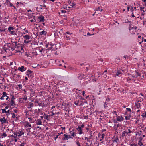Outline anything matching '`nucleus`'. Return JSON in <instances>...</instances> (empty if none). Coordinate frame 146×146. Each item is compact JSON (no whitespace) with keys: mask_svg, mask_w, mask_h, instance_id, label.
Listing matches in <instances>:
<instances>
[{"mask_svg":"<svg viewBox=\"0 0 146 146\" xmlns=\"http://www.w3.org/2000/svg\"><path fill=\"white\" fill-rule=\"evenodd\" d=\"M138 145H139V146H141V145H143V144L141 141H139Z\"/></svg>","mask_w":146,"mask_h":146,"instance_id":"32","label":"nucleus"},{"mask_svg":"<svg viewBox=\"0 0 146 146\" xmlns=\"http://www.w3.org/2000/svg\"><path fill=\"white\" fill-rule=\"evenodd\" d=\"M76 129L78 130V131H79V134H81L82 133V128H81V127H80V126H78V127L77 128H76Z\"/></svg>","mask_w":146,"mask_h":146,"instance_id":"9","label":"nucleus"},{"mask_svg":"<svg viewBox=\"0 0 146 146\" xmlns=\"http://www.w3.org/2000/svg\"><path fill=\"white\" fill-rule=\"evenodd\" d=\"M102 74L103 75V77L104 78H106L107 77V75L106 74H104V73H103Z\"/></svg>","mask_w":146,"mask_h":146,"instance_id":"63","label":"nucleus"},{"mask_svg":"<svg viewBox=\"0 0 146 146\" xmlns=\"http://www.w3.org/2000/svg\"><path fill=\"white\" fill-rule=\"evenodd\" d=\"M121 74L120 70H118L117 72H116V75L117 76H118L119 74Z\"/></svg>","mask_w":146,"mask_h":146,"instance_id":"23","label":"nucleus"},{"mask_svg":"<svg viewBox=\"0 0 146 146\" xmlns=\"http://www.w3.org/2000/svg\"><path fill=\"white\" fill-rule=\"evenodd\" d=\"M8 119L7 118L5 119H3V122L2 123V124L5 123L6 122V121Z\"/></svg>","mask_w":146,"mask_h":146,"instance_id":"42","label":"nucleus"},{"mask_svg":"<svg viewBox=\"0 0 146 146\" xmlns=\"http://www.w3.org/2000/svg\"><path fill=\"white\" fill-rule=\"evenodd\" d=\"M102 137H101V138H102V139H103L104 138V137L105 136V134H104V133H103L102 134V135H101Z\"/></svg>","mask_w":146,"mask_h":146,"instance_id":"62","label":"nucleus"},{"mask_svg":"<svg viewBox=\"0 0 146 146\" xmlns=\"http://www.w3.org/2000/svg\"><path fill=\"white\" fill-rule=\"evenodd\" d=\"M125 22L126 23H131V21H129L128 20V19H125Z\"/></svg>","mask_w":146,"mask_h":146,"instance_id":"38","label":"nucleus"},{"mask_svg":"<svg viewBox=\"0 0 146 146\" xmlns=\"http://www.w3.org/2000/svg\"><path fill=\"white\" fill-rule=\"evenodd\" d=\"M29 42H30L29 41H26V40H24V42L25 43L28 44L29 43Z\"/></svg>","mask_w":146,"mask_h":146,"instance_id":"52","label":"nucleus"},{"mask_svg":"<svg viewBox=\"0 0 146 146\" xmlns=\"http://www.w3.org/2000/svg\"><path fill=\"white\" fill-rule=\"evenodd\" d=\"M132 77L136 78L137 77V76L136 75L133 74L132 75Z\"/></svg>","mask_w":146,"mask_h":146,"instance_id":"43","label":"nucleus"},{"mask_svg":"<svg viewBox=\"0 0 146 146\" xmlns=\"http://www.w3.org/2000/svg\"><path fill=\"white\" fill-rule=\"evenodd\" d=\"M18 86L19 87V89H21L22 88V85L21 84H19Z\"/></svg>","mask_w":146,"mask_h":146,"instance_id":"57","label":"nucleus"},{"mask_svg":"<svg viewBox=\"0 0 146 146\" xmlns=\"http://www.w3.org/2000/svg\"><path fill=\"white\" fill-rule=\"evenodd\" d=\"M135 106H136L137 108H139V106L140 107L141 104L137 102V103L135 102Z\"/></svg>","mask_w":146,"mask_h":146,"instance_id":"21","label":"nucleus"},{"mask_svg":"<svg viewBox=\"0 0 146 146\" xmlns=\"http://www.w3.org/2000/svg\"><path fill=\"white\" fill-rule=\"evenodd\" d=\"M44 118V119L48 120L49 119H48V116L45 113H44L43 115Z\"/></svg>","mask_w":146,"mask_h":146,"instance_id":"20","label":"nucleus"},{"mask_svg":"<svg viewBox=\"0 0 146 146\" xmlns=\"http://www.w3.org/2000/svg\"><path fill=\"white\" fill-rule=\"evenodd\" d=\"M34 52H32L31 53H29V54H27V53H25V56H27V57H30L31 58H33L34 54L33 56L32 55V54L34 53Z\"/></svg>","mask_w":146,"mask_h":146,"instance_id":"6","label":"nucleus"},{"mask_svg":"<svg viewBox=\"0 0 146 146\" xmlns=\"http://www.w3.org/2000/svg\"><path fill=\"white\" fill-rule=\"evenodd\" d=\"M27 99V96H25L23 98V99L24 100H25V101Z\"/></svg>","mask_w":146,"mask_h":146,"instance_id":"51","label":"nucleus"},{"mask_svg":"<svg viewBox=\"0 0 146 146\" xmlns=\"http://www.w3.org/2000/svg\"><path fill=\"white\" fill-rule=\"evenodd\" d=\"M114 127L115 130L116 131V132L117 133H116L115 134H117L119 132V129L116 127Z\"/></svg>","mask_w":146,"mask_h":146,"instance_id":"27","label":"nucleus"},{"mask_svg":"<svg viewBox=\"0 0 146 146\" xmlns=\"http://www.w3.org/2000/svg\"><path fill=\"white\" fill-rule=\"evenodd\" d=\"M7 94L6 93V92H3V95L0 98V99L2 100H3L4 98H3V97L7 96Z\"/></svg>","mask_w":146,"mask_h":146,"instance_id":"10","label":"nucleus"},{"mask_svg":"<svg viewBox=\"0 0 146 146\" xmlns=\"http://www.w3.org/2000/svg\"><path fill=\"white\" fill-rule=\"evenodd\" d=\"M14 28L12 27H9L8 28V30L9 32H11L12 30L14 29Z\"/></svg>","mask_w":146,"mask_h":146,"instance_id":"24","label":"nucleus"},{"mask_svg":"<svg viewBox=\"0 0 146 146\" xmlns=\"http://www.w3.org/2000/svg\"><path fill=\"white\" fill-rule=\"evenodd\" d=\"M123 57H124L125 59H126L127 58H128V56L127 55L124 56Z\"/></svg>","mask_w":146,"mask_h":146,"instance_id":"59","label":"nucleus"},{"mask_svg":"<svg viewBox=\"0 0 146 146\" xmlns=\"http://www.w3.org/2000/svg\"><path fill=\"white\" fill-rule=\"evenodd\" d=\"M14 135H12L11 136H12V137H13L14 138H16V137H17V134H16V133L14 132Z\"/></svg>","mask_w":146,"mask_h":146,"instance_id":"25","label":"nucleus"},{"mask_svg":"<svg viewBox=\"0 0 146 146\" xmlns=\"http://www.w3.org/2000/svg\"><path fill=\"white\" fill-rule=\"evenodd\" d=\"M65 105L66 106V107H65V108L68 109V107L70 106V104H66V105Z\"/></svg>","mask_w":146,"mask_h":146,"instance_id":"50","label":"nucleus"},{"mask_svg":"<svg viewBox=\"0 0 146 146\" xmlns=\"http://www.w3.org/2000/svg\"><path fill=\"white\" fill-rule=\"evenodd\" d=\"M125 119L126 120H129L130 119L128 117V116H125Z\"/></svg>","mask_w":146,"mask_h":146,"instance_id":"56","label":"nucleus"},{"mask_svg":"<svg viewBox=\"0 0 146 146\" xmlns=\"http://www.w3.org/2000/svg\"><path fill=\"white\" fill-rule=\"evenodd\" d=\"M34 104L33 103L30 102L29 104H28V109H30V108H31L29 111H32V108H31L33 106Z\"/></svg>","mask_w":146,"mask_h":146,"instance_id":"7","label":"nucleus"},{"mask_svg":"<svg viewBox=\"0 0 146 146\" xmlns=\"http://www.w3.org/2000/svg\"><path fill=\"white\" fill-rule=\"evenodd\" d=\"M47 34V32H46L44 30L43 31H42L41 32L40 34V35L42 36L43 35H46Z\"/></svg>","mask_w":146,"mask_h":146,"instance_id":"14","label":"nucleus"},{"mask_svg":"<svg viewBox=\"0 0 146 146\" xmlns=\"http://www.w3.org/2000/svg\"><path fill=\"white\" fill-rule=\"evenodd\" d=\"M26 144V143L24 142L22 143L21 144L19 145V146H24V145Z\"/></svg>","mask_w":146,"mask_h":146,"instance_id":"41","label":"nucleus"},{"mask_svg":"<svg viewBox=\"0 0 146 146\" xmlns=\"http://www.w3.org/2000/svg\"><path fill=\"white\" fill-rule=\"evenodd\" d=\"M19 116H16L15 118V121L17 120H19Z\"/></svg>","mask_w":146,"mask_h":146,"instance_id":"53","label":"nucleus"},{"mask_svg":"<svg viewBox=\"0 0 146 146\" xmlns=\"http://www.w3.org/2000/svg\"><path fill=\"white\" fill-rule=\"evenodd\" d=\"M131 9H130V11L131 12H133L134 9H135V10H136V7H133L131 6Z\"/></svg>","mask_w":146,"mask_h":146,"instance_id":"29","label":"nucleus"},{"mask_svg":"<svg viewBox=\"0 0 146 146\" xmlns=\"http://www.w3.org/2000/svg\"><path fill=\"white\" fill-rule=\"evenodd\" d=\"M9 102L10 103V105H11V106H15L16 105L14 100H11L10 101H9Z\"/></svg>","mask_w":146,"mask_h":146,"instance_id":"18","label":"nucleus"},{"mask_svg":"<svg viewBox=\"0 0 146 146\" xmlns=\"http://www.w3.org/2000/svg\"><path fill=\"white\" fill-rule=\"evenodd\" d=\"M119 141V139L117 136L114 139V140H112V142L113 143L114 142H115L117 143H118Z\"/></svg>","mask_w":146,"mask_h":146,"instance_id":"13","label":"nucleus"},{"mask_svg":"<svg viewBox=\"0 0 146 146\" xmlns=\"http://www.w3.org/2000/svg\"><path fill=\"white\" fill-rule=\"evenodd\" d=\"M129 30H130V31L131 30H132V29H134V27L132 26L131 24H129Z\"/></svg>","mask_w":146,"mask_h":146,"instance_id":"26","label":"nucleus"},{"mask_svg":"<svg viewBox=\"0 0 146 146\" xmlns=\"http://www.w3.org/2000/svg\"><path fill=\"white\" fill-rule=\"evenodd\" d=\"M116 127L117 128H119V129L120 128V127H121V126L119 124H117L116 125Z\"/></svg>","mask_w":146,"mask_h":146,"instance_id":"48","label":"nucleus"},{"mask_svg":"<svg viewBox=\"0 0 146 146\" xmlns=\"http://www.w3.org/2000/svg\"><path fill=\"white\" fill-rule=\"evenodd\" d=\"M27 68L23 66H22L21 67H19L18 68L17 70L20 71L21 72H23L26 70Z\"/></svg>","mask_w":146,"mask_h":146,"instance_id":"4","label":"nucleus"},{"mask_svg":"<svg viewBox=\"0 0 146 146\" xmlns=\"http://www.w3.org/2000/svg\"><path fill=\"white\" fill-rule=\"evenodd\" d=\"M126 110L129 112H131V110L130 109V108H126Z\"/></svg>","mask_w":146,"mask_h":146,"instance_id":"46","label":"nucleus"},{"mask_svg":"<svg viewBox=\"0 0 146 146\" xmlns=\"http://www.w3.org/2000/svg\"><path fill=\"white\" fill-rule=\"evenodd\" d=\"M94 35V33L93 34H91L89 32H88L87 33V35L88 36H91L92 35Z\"/></svg>","mask_w":146,"mask_h":146,"instance_id":"58","label":"nucleus"},{"mask_svg":"<svg viewBox=\"0 0 146 146\" xmlns=\"http://www.w3.org/2000/svg\"><path fill=\"white\" fill-rule=\"evenodd\" d=\"M144 7H140V10L141 11H142V10H143V9H144Z\"/></svg>","mask_w":146,"mask_h":146,"instance_id":"60","label":"nucleus"},{"mask_svg":"<svg viewBox=\"0 0 146 146\" xmlns=\"http://www.w3.org/2000/svg\"><path fill=\"white\" fill-rule=\"evenodd\" d=\"M137 101L138 102H141L143 101V99L141 97H139L137 99Z\"/></svg>","mask_w":146,"mask_h":146,"instance_id":"19","label":"nucleus"},{"mask_svg":"<svg viewBox=\"0 0 146 146\" xmlns=\"http://www.w3.org/2000/svg\"><path fill=\"white\" fill-rule=\"evenodd\" d=\"M128 134V133H127V132L125 131H124L122 133V137H123L125 135H127Z\"/></svg>","mask_w":146,"mask_h":146,"instance_id":"15","label":"nucleus"},{"mask_svg":"<svg viewBox=\"0 0 146 146\" xmlns=\"http://www.w3.org/2000/svg\"><path fill=\"white\" fill-rule=\"evenodd\" d=\"M25 123L26 124L25 125V127H28V126L29 124V123L28 121H25Z\"/></svg>","mask_w":146,"mask_h":146,"instance_id":"34","label":"nucleus"},{"mask_svg":"<svg viewBox=\"0 0 146 146\" xmlns=\"http://www.w3.org/2000/svg\"><path fill=\"white\" fill-rule=\"evenodd\" d=\"M11 114L12 115V118H15V114L14 113H11Z\"/></svg>","mask_w":146,"mask_h":146,"instance_id":"37","label":"nucleus"},{"mask_svg":"<svg viewBox=\"0 0 146 146\" xmlns=\"http://www.w3.org/2000/svg\"><path fill=\"white\" fill-rule=\"evenodd\" d=\"M15 98L14 96H12L11 97V100H14L15 99Z\"/></svg>","mask_w":146,"mask_h":146,"instance_id":"47","label":"nucleus"},{"mask_svg":"<svg viewBox=\"0 0 146 146\" xmlns=\"http://www.w3.org/2000/svg\"><path fill=\"white\" fill-rule=\"evenodd\" d=\"M10 114H11V113H6V115L7 116V118L8 119L9 116L10 115Z\"/></svg>","mask_w":146,"mask_h":146,"instance_id":"36","label":"nucleus"},{"mask_svg":"<svg viewBox=\"0 0 146 146\" xmlns=\"http://www.w3.org/2000/svg\"><path fill=\"white\" fill-rule=\"evenodd\" d=\"M76 5V4L74 3H72V4L70 5V6H72V7H73L74 6H75Z\"/></svg>","mask_w":146,"mask_h":146,"instance_id":"54","label":"nucleus"},{"mask_svg":"<svg viewBox=\"0 0 146 146\" xmlns=\"http://www.w3.org/2000/svg\"><path fill=\"white\" fill-rule=\"evenodd\" d=\"M33 71L28 69L25 72L26 75L28 77H30L31 76V74L32 73Z\"/></svg>","mask_w":146,"mask_h":146,"instance_id":"5","label":"nucleus"},{"mask_svg":"<svg viewBox=\"0 0 146 146\" xmlns=\"http://www.w3.org/2000/svg\"><path fill=\"white\" fill-rule=\"evenodd\" d=\"M135 74L137 76V77L138 76H141V73H139L138 72H137V71L135 70Z\"/></svg>","mask_w":146,"mask_h":146,"instance_id":"31","label":"nucleus"},{"mask_svg":"<svg viewBox=\"0 0 146 146\" xmlns=\"http://www.w3.org/2000/svg\"><path fill=\"white\" fill-rule=\"evenodd\" d=\"M47 50H51V51H52L54 49H53V47L52 46H51L50 48L48 49Z\"/></svg>","mask_w":146,"mask_h":146,"instance_id":"55","label":"nucleus"},{"mask_svg":"<svg viewBox=\"0 0 146 146\" xmlns=\"http://www.w3.org/2000/svg\"><path fill=\"white\" fill-rule=\"evenodd\" d=\"M24 39L27 40L30 39V36L29 35H26L23 36Z\"/></svg>","mask_w":146,"mask_h":146,"instance_id":"17","label":"nucleus"},{"mask_svg":"<svg viewBox=\"0 0 146 146\" xmlns=\"http://www.w3.org/2000/svg\"><path fill=\"white\" fill-rule=\"evenodd\" d=\"M64 136V137H63L62 138V140H68V136L66 134H64L63 135Z\"/></svg>","mask_w":146,"mask_h":146,"instance_id":"11","label":"nucleus"},{"mask_svg":"<svg viewBox=\"0 0 146 146\" xmlns=\"http://www.w3.org/2000/svg\"><path fill=\"white\" fill-rule=\"evenodd\" d=\"M38 19H40L39 22H43L45 21L44 17L42 15H41L40 16L38 17Z\"/></svg>","mask_w":146,"mask_h":146,"instance_id":"8","label":"nucleus"},{"mask_svg":"<svg viewBox=\"0 0 146 146\" xmlns=\"http://www.w3.org/2000/svg\"><path fill=\"white\" fill-rule=\"evenodd\" d=\"M1 110L2 111V113H7V111L6 110V109H2Z\"/></svg>","mask_w":146,"mask_h":146,"instance_id":"35","label":"nucleus"},{"mask_svg":"<svg viewBox=\"0 0 146 146\" xmlns=\"http://www.w3.org/2000/svg\"><path fill=\"white\" fill-rule=\"evenodd\" d=\"M15 32V31H13V30L11 31V32H10V33H11V35H13V34H14V33Z\"/></svg>","mask_w":146,"mask_h":146,"instance_id":"61","label":"nucleus"},{"mask_svg":"<svg viewBox=\"0 0 146 146\" xmlns=\"http://www.w3.org/2000/svg\"><path fill=\"white\" fill-rule=\"evenodd\" d=\"M76 144L77 145V146H81L80 144L78 141H76Z\"/></svg>","mask_w":146,"mask_h":146,"instance_id":"39","label":"nucleus"},{"mask_svg":"<svg viewBox=\"0 0 146 146\" xmlns=\"http://www.w3.org/2000/svg\"><path fill=\"white\" fill-rule=\"evenodd\" d=\"M36 124L37 125H42V122L41 121V119H38L36 121Z\"/></svg>","mask_w":146,"mask_h":146,"instance_id":"12","label":"nucleus"},{"mask_svg":"<svg viewBox=\"0 0 146 146\" xmlns=\"http://www.w3.org/2000/svg\"><path fill=\"white\" fill-rule=\"evenodd\" d=\"M2 137L3 138V137H5L7 136V135L5 133H3L2 135Z\"/></svg>","mask_w":146,"mask_h":146,"instance_id":"33","label":"nucleus"},{"mask_svg":"<svg viewBox=\"0 0 146 146\" xmlns=\"http://www.w3.org/2000/svg\"><path fill=\"white\" fill-rule=\"evenodd\" d=\"M7 44H8V48H9H9H11V50H14L15 49V47H13L12 46L11 47L10 46L11 45V44L9 43H7Z\"/></svg>","mask_w":146,"mask_h":146,"instance_id":"16","label":"nucleus"},{"mask_svg":"<svg viewBox=\"0 0 146 146\" xmlns=\"http://www.w3.org/2000/svg\"><path fill=\"white\" fill-rule=\"evenodd\" d=\"M31 129V128H28L27 129H26V131L27 132V135H29V133L31 132L30 129Z\"/></svg>","mask_w":146,"mask_h":146,"instance_id":"22","label":"nucleus"},{"mask_svg":"<svg viewBox=\"0 0 146 146\" xmlns=\"http://www.w3.org/2000/svg\"><path fill=\"white\" fill-rule=\"evenodd\" d=\"M130 146H137V144L135 143H132L130 144Z\"/></svg>","mask_w":146,"mask_h":146,"instance_id":"40","label":"nucleus"},{"mask_svg":"<svg viewBox=\"0 0 146 146\" xmlns=\"http://www.w3.org/2000/svg\"><path fill=\"white\" fill-rule=\"evenodd\" d=\"M12 110L9 108V110L7 111V113H11V112H12Z\"/></svg>","mask_w":146,"mask_h":146,"instance_id":"44","label":"nucleus"},{"mask_svg":"<svg viewBox=\"0 0 146 146\" xmlns=\"http://www.w3.org/2000/svg\"><path fill=\"white\" fill-rule=\"evenodd\" d=\"M15 107V106H11V105H10L9 108L10 109H11V110L14 108V107Z\"/></svg>","mask_w":146,"mask_h":146,"instance_id":"45","label":"nucleus"},{"mask_svg":"<svg viewBox=\"0 0 146 146\" xmlns=\"http://www.w3.org/2000/svg\"><path fill=\"white\" fill-rule=\"evenodd\" d=\"M85 75H84V74L81 73H79L77 76V77L78 79L79 80H82V79H84V78H85Z\"/></svg>","mask_w":146,"mask_h":146,"instance_id":"2","label":"nucleus"},{"mask_svg":"<svg viewBox=\"0 0 146 146\" xmlns=\"http://www.w3.org/2000/svg\"><path fill=\"white\" fill-rule=\"evenodd\" d=\"M54 95H55V96H58V97H59L60 96V94L58 92H55L54 94Z\"/></svg>","mask_w":146,"mask_h":146,"instance_id":"28","label":"nucleus"},{"mask_svg":"<svg viewBox=\"0 0 146 146\" xmlns=\"http://www.w3.org/2000/svg\"><path fill=\"white\" fill-rule=\"evenodd\" d=\"M16 133L17 135V136L19 137L24 134V129H20L19 130L17 131Z\"/></svg>","mask_w":146,"mask_h":146,"instance_id":"1","label":"nucleus"},{"mask_svg":"<svg viewBox=\"0 0 146 146\" xmlns=\"http://www.w3.org/2000/svg\"><path fill=\"white\" fill-rule=\"evenodd\" d=\"M143 74L144 75V76L146 77V72H143Z\"/></svg>","mask_w":146,"mask_h":146,"instance_id":"64","label":"nucleus"},{"mask_svg":"<svg viewBox=\"0 0 146 146\" xmlns=\"http://www.w3.org/2000/svg\"><path fill=\"white\" fill-rule=\"evenodd\" d=\"M70 111V109L69 108H68V109L67 110H66V112L67 113L68 112V113H69V111Z\"/></svg>","mask_w":146,"mask_h":146,"instance_id":"49","label":"nucleus"},{"mask_svg":"<svg viewBox=\"0 0 146 146\" xmlns=\"http://www.w3.org/2000/svg\"><path fill=\"white\" fill-rule=\"evenodd\" d=\"M142 133V131H141L139 132H137L136 133V135L137 136L138 135H141Z\"/></svg>","mask_w":146,"mask_h":146,"instance_id":"30","label":"nucleus"},{"mask_svg":"<svg viewBox=\"0 0 146 146\" xmlns=\"http://www.w3.org/2000/svg\"><path fill=\"white\" fill-rule=\"evenodd\" d=\"M124 119L122 116H118L117 117L116 120H114V122L115 123H116L117 121L121 122L123 121Z\"/></svg>","mask_w":146,"mask_h":146,"instance_id":"3","label":"nucleus"}]
</instances>
